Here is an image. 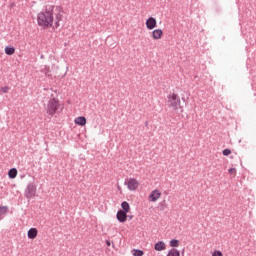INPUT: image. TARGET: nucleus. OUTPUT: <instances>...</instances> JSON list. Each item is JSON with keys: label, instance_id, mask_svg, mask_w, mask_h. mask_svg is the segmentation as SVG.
Returning a JSON list of instances; mask_svg holds the SVG:
<instances>
[{"label": "nucleus", "instance_id": "obj_9", "mask_svg": "<svg viewBox=\"0 0 256 256\" xmlns=\"http://www.w3.org/2000/svg\"><path fill=\"white\" fill-rule=\"evenodd\" d=\"M74 123L75 125H80V127H85L87 125V118L85 116L76 117Z\"/></svg>", "mask_w": 256, "mask_h": 256}, {"label": "nucleus", "instance_id": "obj_3", "mask_svg": "<svg viewBox=\"0 0 256 256\" xmlns=\"http://www.w3.org/2000/svg\"><path fill=\"white\" fill-rule=\"evenodd\" d=\"M167 99V105L170 109H173V111H177V109L181 107V98H179V95L176 93H170Z\"/></svg>", "mask_w": 256, "mask_h": 256}, {"label": "nucleus", "instance_id": "obj_21", "mask_svg": "<svg viewBox=\"0 0 256 256\" xmlns=\"http://www.w3.org/2000/svg\"><path fill=\"white\" fill-rule=\"evenodd\" d=\"M222 154L225 156V157H228V155H231V149H224L222 151Z\"/></svg>", "mask_w": 256, "mask_h": 256}, {"label": "nucleus", "instance_id": "obj_14", "mask_svg": "<svg viewBox=\"0 0 256 256\" xmlns=\"http://www.w3.org/2000/svg\"><path fill=\"white\" fill-rule=\"evenodd\" d=\"M166 256H181V252L175 248H172L168 251Z\"/></svg>", "mask_w": 256, "mask_h": 256}, {"label": "nucleus", "instance_id": "obj_22", "mask_svg": "<svg viewBox=\"0 0 256 256\" xmlns=\"http://www.w3.org/2000/svg\"><path fill=\"white\" fill-rule=\"evenodd\" d=\"M228 172H229L230 175H236V174H237V169H235V168H230V169L228 170Z\"/></svg>", "mask_w": 256, "mask_h": 256}, {"label": "nucleus", "instance_id": "obj_18", "mask_svg": "<svg viewBox=\"0 0 256 256\" xmlns=\"http://www.w3.org/2000/svg\"><path fill=\"white\" fill-rule=\"evenodd\" d=\"M132 255L133 256H143V255H145V252H143V250H140V249H133Z\"/></svg>", "mask_w": 256, "mask_h": 256}, {"label": "nucleus", "instance_id": "obj_5", "mask_svg": "<svg viewBox=\"0 0 256 256\" xmlns=\"http://www.w3.org/2000/svg\"><path fill=\"white\" fill-rule=\"evenodd\" d=\"M161 195V191L155 189L149 194L148 201L150 203H157V201L161 199Z\"/></svg>", "mask_w": 256, "mask_h": 256}, {"label": "nucleus", "instance_id": "obj_16", "mask_svg": "<svg viewBox=\"0 0 256 256\" xmlns=\"http://www.w3.org/2000/svg\"><path fill=\"white\" fill-rule=\"evenodd\" d=\"M179 245H180L179 240L177 239L170 240V247H172V249L179 247Z\"/></svg>", "mask_w": 256, "mask_h": 256}, {"label": "nucleus", "instance_id": "obj_1", "mask_svg": "<svg viewBox=\"0 0 256 256\" xmlns=\"http://www.w3.org/2000/svg\"><path fill=\"white\" fill-rule=\"evenodd\" d=\"M61 21H63V9L59 6H47L37 15V24L42 29H50V27L57 29Z\"/></svg>", "mask_w": 256, "mask_h": 256}, {"label": "nucleus", "instance_id": "obj_15", "mask_svg": "<svg viewBox=\"0 0 256 256\" xmlns=\"http://www.w3.org/2000/svg\"><path fill=\"white\" fill-rule=\"evenodd\" d=\"M17 168H12L8 171V176L10 179H15L17 177Z\"/></svg>", "mask_w": 256, "mask_h": 256}, {"label": "nucleus", "instance_id": "obj_20", "mask_svg": "<svg viewBox=\"0 0 256 256\" xmlns=\"http://www.w3.org/2000/svg\"><path fill=\"white\" fill-rule=\"evenodd\" d=\"M212 256H223V252L221 250H214Z\"/></svg>", "mask_w": 256, "mask_h": 256}, {"label": "nucleus", "instance_id": "obj_17", "mask_svg": "<svg viewBox=\"0 0 256 256\" xmlns=\"http://www.w3.org/2000/svg\"><path fill=\"white\" fill-rule=\"evenodd\" d=\"M6 55H15V48L7 46L5 48Z\"/></svg>", "mask_w": 256, "mask_h": 256}, {"label": "nucleus", "instance_id": "obj_24", "mask_svg": "<svg viewBox=\"0 0 256 256\" xmlns=\"http://www.w3.org/2000/svg\"><path fill=\"white\" fill-rule=\"evenodd\" d=\"M106 244L108 247H111V242L110 241H106Z\"/></svg>", "mask_w": 256, "mask_h": 256}, {"label": "nucleus", "instance_id": "obj_4", "mask_svg": "<svg viewBox=\"0 0 256 256\" xmlns=\"http://www.w3.org/2000/svg\"><path fill=\"white\" fill-rule=\"evenodd\" d=\"M125 185L129 191H137L139 189V180L137 178H130L125 182Z\"/></svg>", "mask_w": 256, "mask_h": 256}, {"label": "nucleus", "instance_id": "obj_13", "mask_svg": "<svg viewBox=\"0 0 256 256\" xmlns=\"http://www.w3.org/2000/svg\"><path fill=\"white\" fill-rule=\"evenodd\" d=\"M121 207H122V209H123L122 211H124V213H129V211H131V206L129 205V202H127V201L122 202Z\"/></svg>", "mask_w": 256, "mask_h": 256}, {"label": "nucleus", "instance_id": "obj_6", "mask_svg": "<svg viewBox=\"0 0 256 256\" xmlns=\"http://www.w3.org/2000/svg\"><path fill=\"white\" fill-rule=\"evenodd\" d=\"M35 193H37V187L33 184H29L26 189L25 196L27 199H31L35 197Z\"/></svg>", "mask_w": 256, "mask_h": 256}, {"label": "nucleus", "instance_id": "obj_8", "mask_svg": "<svg viewBox=\"0 0 256 256\" xmlns=\"http://www.w3.org/2000/svg\"><path fill=\"white\" fill-rule=\"evenodd\" d=\"M163 38V30L162 29H154L152 31V39L154 41H159V39Z\"/></svg>", "mask_w": 256, "mask_h": 256}, {"label": "nucleus", "instance_id": "obj_12", "mask_svg": "<svg viewBox=\"0 0 256 256\" xmlns=\"http://www.w3.org/2000/svg\"><path fill=\"white\" fill-rule=\"evenodd\" d=\"M155 251H165L167 249V244L163 241H159L154 245Z\"/></svg>", "mask_w": 256, "mask_h": 256}, {"label": "nucleus", "instance_id": "obj_23", "mask_svg": "<svg viewBox=\"0 0 256 256\" xmlns=\"http://www.w3.org/2000/svg\"><path fill=\"white\" fill-rule=\"evenodd\" d=\"M9 86H4L1 88L2 93H9Z\"/></svg>", "mask_w": 256, "mask_h": 256}, {"label": "nucleus", "instance_id": "obj_2", "mask_svg": "<svg viewBox=\"0 0 256 256\" xmlns=\"http://www.w3.org/2000/svg\"><path fill=\"white\" fill-rule=\"evenodd\" d=\"M61 107V103L59 102V99L57 98H51L47 105H46V113L50 117H53L57 111H59V108Z\"/></svg>", "mask_w": 256, "mask_h": 256}, {"label": "nucleus", "instance_id": "obj_10", "mask_svg": "<svg viewBox=\"0 0 256 256\" xmlns=\"http://www.w3.org/2000/svg\"><path fill=\"white\" fill-rule=\"evenodd\" d=\"M116 217L120 223H125V221H127V212H124L123 210H119L117 212Z\"/></svg>", "mask_w": 256, "mask_h": 256}, {"label": "nucleus", "instance_id": "obj_19", "mask_svg": "<svg viewBox=\"0 0 256 256\" xmlns=\"http://www.w3.org/2000/svg\"><path fill=\"white\" fill-rule=\"evenodd\" d=\"M9 211L7 206H0V215H5Z\"/></svg>", "mask_w": 256, "mask_h": 256}, {"label": "nucleus", "instance_id": "obj_11", "mask_svg": "<svg viewBox=\"0 0 256 256\" xmlns=\"http://www.w3.org/2000/svg\"><path fill=\"white\" fill-rule=\"evenodd\" d=\"M37 235H39L37 228H30L28 230V239H37Z\"/></svg>", "mask_w": 256, "mask_h": 256}, {"label": "nucleus", "instance_id": "obj_7", "mask_svg": "<svg viewBox=\"0 0 256 256\" xmlns=\"http://www.w3.org/2000/svg\"><path fill=\"white\" fill-rule=\"evenodd\" d=\"M155 27H157V19H155L154 17H149L146 20V28L149 31H153V29H155Z\"/></svg>", "mask_w": 256, "mask_h": 256}]
</instances>
